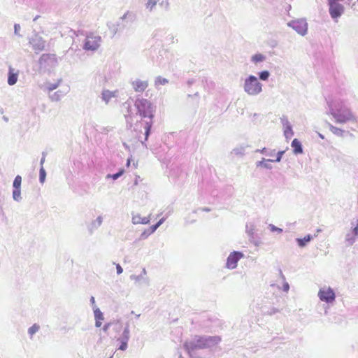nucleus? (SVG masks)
<instances>
[{
  "label": "nucleus",
  "instance_id": "39448f33",
  "mask_svg": "<svg viewBox=\"0 0 358 358\" xmlns=\"http://www.w3.org/2000/svg\"><path fill=\"white\" fill-rule=\"evenodd\" d=\"M243 255L240 252H231L227 260V267L229 269L236 268L238 262L243 258Z\"/></svg>",
  "mask_w": 358,
  "mask_h": 358
},
{
  "label": "nucleus",
  "instance_id": "aec40b11",
  "mask_svg": "<svg viewBox=\"0 0 358 358\" xmlns=\"http://www.w3.org/2000/svg\"><path fill=\"white\" fill-rule=\"evenodd\" d=\"M49 59H53L55 61L56 58H55V55L45 54L41 57L40 62H41V63H42L43 62H46Z\"/></svg>",
  "mask_w": 358,
  "mask_h": 358
},
{
  "label": "nucleus",
  "instance_id": "6e6552de",
  "mask_svg": "<svg viewBox=\"0 0 358 358\" xmlns=\"http://www.w3.org/2000/svg\"><path fill=\"white\" fill-rule=\"evenodd\" d=\"M133 89L136 92H143L148 86V83L146 80H141L137 79L131 82Z\"/></svg>",
  "mask_w": 358,
  "mask_h": 358
},
{
  "label": "nucleus",
  "instance_id": "79ce46f5",
  "mask_svg": "<svg viewBox=\"0 0 358 358\" xmlns=\"http://www.w3.org/2000/svg\"><path fill=\"white\" fill-rule=\"evenodd\" d=\"M15 30H16V29H18V27H17V26H16V25L15 26Z\"/></svg>",
  "mask_w": 358,
  "mask_h": 358
},
{
  "label": "nucleus",
  "instance_id": "bb28decb",
  "mask_svg": "<svg viewBox=\"0 0 358 358\" xmlns=\"http://www.w3.org/2000/svg\"><path fill=\"white\" fill-rule=\"evenodd\" d=\"M152 127V122H147L145 126V139L148 138V136L150 134V131Z\"/></svg>",
  "mask_w": 358,
  "mask_h": 358
},
{
  "label": "nucleus",
  "instance_id": "f8f14e48",
  "mask_svg": "<svg viewBox=\"0 0 358 358\" xmlns=\"http://www.w3.org/2000/svg\"><path fill=\"white\" fill-rule=\"evenodd\" d=\"M194 345L196 348H206L207 346V341L206 337H198L194 341Z\"/></svg>",
  "mask_w": 358,
  "mask_h": 358
},
{
  "label": "nucleus",
  "instance_id": "ddd939ff",
  "mask_svg": "<svg viewBox=\"0 0 358 358\" xmlns=\"http://www.w3.org/2000/svg\"><path fill=\"white\" fill-rule=\"evenodd\" d=\"M17 73L14 72V69L10 67L8 72V83L10 85H13L17 83Z\"/></svg>",
  "mask_w": 358,
  "mask_h": 358
},
{
  "label": "nucleus",
  "instance_id": "c03bdc74",
  "mask_svg": "<svg viewBox=\"0 0 358 358\" xmlns=\"http://www.w3.org/2000/svg\"><path fill=\"white\" fill-rule=\"evenodd\" d=\"M110 358H112V357H110Z\"/></svg>",
  "mask_w": 358,
  "mask_h": 358
},
{
  "label": "nucleus",
  "instance_id": "f257e3e1",
  "mask_svg": "<svg viewBox=\"0 0 358 358\" xmlns=\"http://www.w3.org/2000/svg\"><path fill=\"white\" fill-rule=\"evenodd\" d=\"M135 106L141 117L153 118V108L152 103L148 100L138 99L135 102Z\"/></svg>",
  "mask_w": 358,
  "mask_h": 358
},
{
  "label": "nucleus",
  "instance_id": "423d86ee",
  "mask_svg": "<svg viewBox=\"0 0 358 358\" xmlns=\"http://www.w3.org/2000/svg\"><path fill=\"white\" fill-rule=\"evenodd\" d=\"M318 296L321 301L327 303L332 302L335 299V294L333 289L329 287L320 289Z\"/></svg>",
  "mask_w": 358,
  "mask_h": 358
},
{
  "label": "nucleus",
  "instance_id": "9d476101",
  "mask_svg": "<svg viewBox=\"0 0 358 358\" xmlns=\"http://www.w3.org/2000/svg\"><path fill=\"white\" fill-rule=\"evenodd\" d=\"M291 146L293 149V152L295 155L301 154L303 152L301 143L297 138H294L292 141Z\"/></svg>",
  "mask_w": 358,
  "mask_h": 358
},
{
  "label": "nucleus",
  "instance_id": "1a4fd4ad",
  "mask_svg": "<svg viewBox=\"0 0 358 358\" xmlns=\"http://www.w3.org/2000/svg\"><path fill=\"white\" fill-rule=\"evenodd\" d=\"M292 26L301 35L306 34L307 31V24L304 21H292Z\"/></svg>",
  "mask_w": 358,
  "mask_h": 358
},
{
  "label": "nucleus",
  "instance_id": "ea45409f",
  "mask_svg": "<svg viewBox=\"0 0 358 358\" xmlns=\"http://www.w3.org/2000/svg\"><path fill=\"white\" fill-rule=\"evenodd\" d=\"M285 290H286V291H287V290H288V289H289V285H288L287 284H286V285H285Z\"/></svg>",
  "mask_w": 358,
  "mask_h": 358
},
{
  "label": "nucleus",
  "instance_id": "4be33fe9",
  "mask_svg": "<svg viewBox=\"0 0 358 358\" xmlns=\"http://www.w3.org/2000/svg\"><path fill=\"white\" fill-rule=\"evenodd\" d=\"M22 183V177L17 176L13 181V188H20Z\"/></svg>",
  "mask_w": 358,
  "mask_h": 358
},
{
  "label": "nucleus",
  "instance_id": "0eeeda50",
  "mask_svg": "<svg viewBox=\"0 0 358 358\" xmlns=\"http://www.w3.org/2000/svg\"><path fill=\"white\" fill-rule=\"evenodd\" d=\"M358 236V220L353 224L352 229L346 234L345 240L349 245H352Z\"/></svg>",
  "mask_w": 358,
  "mask_h": 358
},
{
  "label": "nucleus",
  "instance_id": "cd10ccee",
  "mask_svg": "<svg viewBox=\"0 0 358 358\" xmlns=\"http://www.w3.org/2000/svg\"><path fill=\"white\" fill-rule=\"evenodd\" d=\"M163 220H160L156 224L150 227V233H153L158 227L162 223Z\"/></svg>",
  "mask_w": 358,
  "mask_h": 358
},
{
  "label": "nucleus",
  "instance_id": "37998d69",
  "mask_svg": "<svg viewBox=\"0 0 358 358\" xmlns=\"http://www.w3.org/2000/svg\"><path fill=\"white\" fill-rule=\"evenodd\" d=\"M15 30H16V29H18V27H17V26H16V25L15 26Z\"/></svg>",
  "mask_w": 358,
  "mask_h": 358
},
{
  "label": "nucleus",
  "instance_id": "7c9ffc66",
  "mask_svg": "<svg viewBox=\"0 0 358 358\" xmlns=\"http://www.w3.org/2000/svg\"><path fill=\"white\" fill-rule=\"evenodd\" d=\"M284 152H285L284 151H280V152H278V157H277V158L275 159L276 162H280V159H281Z\"/></svg>",
  "mask_w": 358,
  "mask_h": 358
},
{
  "label": "nucleus",
  "instance_id": "58836bf2",
  "mask_svg": "<svg viewBox=\"0 0 358 358\" xmlns=\"http://www.w3.org/2000/svg\"><path fill=\"white\" fill-rule=\"evenodd\" d=\"M108 327V324H106L104 327H103V330L106 331H107V329Z\"/></svg>",
  "mask_w": 358,
  "mask_h": 358
},
{
  "label": "nucleus",
  "instance_id": "4c0bfd02",
  "mask_svg": "<svg viewBox=\"0 0 358 358\" xmlns=\"http://www.w3.org/2000/svg\"><path fill=\"white\" fill-rule=\"evenodd\" d=\"M130 162H131V159H127V166H129V165H130Z\"/></svg>",
  "mask_w": 358,
  "mask_h": 358
},
{
  "label": "nucleus",
  "instance_id": "473e14b6",
  "mask_svg": "<svg viewBox=\"0 0 358 358\" xmlns=\"http://www.w3.org/2000/svg\"><path fill=\"white\" fill-rule=\"evenodd\" d=\"M116 268H117V274H121L122 273L123 270H122V268L120 266V264H117Z\"/></svg>",
  "mask_w": 358,
  "mask_h": 358
},
{
  "label": "nucleus",
  "instance_id": "72a5a7b5",
  "mask_svg": "<svg viewBox=\"0 0 358 358\" xmlns=\"http://www.w3.org/2000/svg\"><path fill=\"white\" fill-rule=\"evenodd\" d=\"M289 132L291 133V134H292V129H291V127H289L287 128V129L285 131V136H287V134H288V133H289Z\"/></svg>",
  "mask_w": 358,
  "mask_h": 358
},
{
  "label": "nucleus",
  "instance_id": "20e7f679",
  "mask_svg": "<svg viewBox=\"0 0 358 358\" xmlns=\"http://www.w3.org/2000/svg\"><path fill=\"white\" fill-rule=\"evenodd\" d=\"M101 41V36L90 34L86 38L84 48L87 50H96L100 46Z\"/></svg>",
  "mask_w": 358,
  "mask_h": 358
},
{
  "label": "nucleus",
  "instance_id": "b1692460",
  "mask_svg": "<svg viewBox=\"0 0 358 358\" xmlns=\"http://www.w3.org/2000/svg\"><path fill=\"white\" fill-rule=\"evenodd\" d=\"M59 82H57L55 83H47L45 85V87L48 91H52V90H55L56 88H57V87L59 86Z\"/></svg>",
  "mask_w": 358,
  "mask_h": 358
},
{
  "label": "nucleus",
  "instance_id": "f3484780",
  "mask_svg": "<svg viewBox=\"0 0 358 358\" xmlns=\"http://www.w3.org/2000/svg\"><path fill=\"white\" fill-rule=\"evenodd\" d=\"M311 239L312 237L310 235H307L303 238H298L297 243L300 247H303L306 245V243L309 242Z\"/></svg>",
  "mask_w": 358,
  "mask_h": 358
},
{
  "label": "nucleus",
  "instance_id": "a878e982",
  "mask_svg": "<svg viewBox=\"0 0 358 358\" xmlns=\"http://www.w3.org/2000/svg\"><path fill=\"white\" fill-rule=\"evenodd\" d=\"M269 76V73L267 71H262L259 73V78L261 80H266Z\"/></svg>",
  "mask_w": 358,
  "mask_h": 358
},
{
  "label": "nucleus",
  "instance_id": "6ab92c4d",
  "mask_svg": "<svg viewBox=\"0 0 358 358\" xmlns=\"http://www.w3.org/2000/svg\"><path fill=\"white\" fill-rule=\"evenodd\" d=\"M13 197L15 201H19L21 199L20 188H13Z\"/></svg>",
  "mask_w": 358,
  "mask_h": 358
},
{
  "label": "nucleus",
  "instance_id": "dca6fc26",
  "mask_svg": "<svg viewBox=\"0 0 358 358\" xmlns=\"http://www.w3.org/2000/svg\"><path fill=\"white\" fill-rule=\"evenodd\" d=\"M103 99V100L108 103L109 100L115 96V94L113 92H110L109 90H105L102 93Z\"/></svg>",
  "mask_w": 358,
  "mask_h": 358
},
{
  "label": "nucleus",
  "instance_id": "c756f323",
  "mask_svg": "<svg viewBox=\"0 0 358 358\" xmlns=\"http://www.w3.org/2000/svg\"><path fill=\"white\" fill-rule=\"evenodd\" d=\"M157 83L160 84V85H164L166 83H168V81H167L166 79L162 78L159 77V78H157Z\"/></svg>",
  "mask_w": 358,
  "mask_h": 358
},
{
  "label": "nucleus",
  "instance_id": "393cba45",
  "mask_svg": "<svg viewBox=\"0 0 358 358\" xmlns=\"http://www.w3.org/2000/svg\"><path fill=\"white\" fill-rule=\"evenodd\" d=\"M45 176H46L45 171L44 168L43 166H41V168L40 169V172H39V179H40L41 182H42V183L44 182Z\"/></svg>",
  "mask_w": 358,
  "mask_h": 358
},
{
  "label": "nucleus",
  "instance_id": "a19ab883",
  "mask_svg": "<svg viewBox=\"0 0 358 358\" xmlns=\"http://www.w3.org/2000/svg\"><path fill=\"white\" fill-rule=\"evenodd\" d=\"M333 129L336 130V131H337V130H338V129L337 128H336V127H333Z\"/></svg>",
  "mask_w": 358,
  "mask_h": 358
},
{
  "label": "nucleus",
  "instance_id": "7ed1b4c3",
  "mask_svg": "<svg viewBox=\"0 0 358 358\" xmlns=\"http://www.w3.org/2000/svg\"><path fill=\"white\" fill-rule=\"evenodd\" d=\"M332 115L336 121L339 123L346 122L353 117L350 110L345 107L332 112Z\"/></svg>",
  "mask_w": 358,
  "mask_h": 358
},
{
  "label": "nucleus",
  "instance_id": "2eb2a0df",
  "mask_svg": "<svg viewBox=\"0 0 358 358\" xmlns=\"http://www.w3.org/2000/svg\"><path fill=\"white\" fill-rule=\"evenodd\" d=\"M167 1L168 0H148V3H147V7L150 10H152V8L157 3L159 5H163L165 2L166 5H167L168 4Z\"/></svg>",
  "mask_w": 358,
  "mask_h": 358
},
{
  "label": "nucleus",
  "instance_id": "5701e85b",
  "mask_svg": "<svg viewBox=\"0 0 358 358\" xmlns=\"http://www.w3.org/2000/svg\"><path fill=\"white\" fill-rule=\"evenodd\" d=\"M39 325L34 324L32 325L28 330L29 334L30 336H33L35 333H36L39 330Z\"/></svg>",
  "mask_w": 358,
  "mask_h": 358
},
{
  "label": "nucleus",
  "instance_id": "c85d7f7f",
  "mask_svg": "<svg viewBox=\"0 0 358 358\" xmlns=\"http://www.w3.org/2000/svg\"><path fill=\"white\" fill-rule=\"evenodd\" d=\"M124 171L123 169L120 170L118 173L112 176V178L114 180L117 179L120 176H121L124 173Z\"/></svg>",
  "mask_w": 358,
  "mask_h": 358
},
{
  "label": "nucleus",
  "instance_id": "4468645a",
  "mask_svg": "<svg viewBox=\"0 0 358 358\" xmlns=\"http://www.w3.org/2000/svg\"><path fill=\"white\" fill-rule=\"evenodd\" d=\"M124 340L122 341L120 346L119 347V349L121 350H125L127 348V341L129 339V330L127 329H125L124 331Z\"/></svg>",
  "mask_w": 358,
  "mask_h": 358
},
{
  "label": "nucleus",
  "instance_id": "f704fd0d",
  "mask_svg": "<svg viewBox=\"0 0 358 358\" xmlns=\"http://www.w3.org/2000/svg\"><path fill=\"white\" fill-rule=\"evenodd\" d=\"M148 221H149V220H148V218L144 217V218L142 220L141 223H143V224H147V223L148 222Z\"/></svg>",
  "mask_w": 358,
  "mask_h": 358
},
{
  "label": "nucleus",
  "instance_id": "f03ea898",
  "mask_svg": "<svg viewBox=\"0 0 358 358\" xmlns=\"http://www.w3.org/2000/svg\"><path fill=\"white\" fill-rule=\"evenodd\" d=\"M245 91L250 95H256L261 92L262 85L254 76H250L245 81Z\"/></svg>",
  "mask_w": 358,
  "mask_h": 358
},
{
  "label": "nucleus",
  "instance_id": "9b49d317",
  "mask_svg": "<svg viewBox=\"0 0 358 358\" xmlns=\"http://www.w3.org/2000/svg\"><path fill=\"white\" fill-rule=\"evenodd\" d=\"M206 338L208 348L216 345L222 341V338L219 336H208Z\"/></svg>",
  "mask_w": 358,
  "mask_h": 358
},
{
  "label": "nucleus",
  "instance_id": "c9c22d12",
  "mask_svg": "<svg viewBox=\"0 0 358 358\" xmlns=\"http://www.w3.org/2000/svg\"><path fill=\"white\" fill-rule=\"evenodd\" d=\"M127 15H129V17H131V19H132V18H133V17H134L133 15H131V14H129V13H126V14H124V16H123V19L126 18Z\"/></svg>",
  "mask_w": 358,
  "mask_h": 358
},
{
  "label": "nucleus",
  "instance_id": "412c9836",
  "mask_svg": "<svg viewBox=\"0 0 358 358\" xmlns=\"http://www.w3.org/2000/svg\"><path fill=\"white\" fill-rule=\"evenodd\" d=\"M265 59L264 56L262 54H256L252 56V60L255 63L262 62Z\"/></svg>",
  "mask_w": 358,
  "mask_h": 358
},
{
  "label": "nucleus",
  "instance_id": "e433bc0d",
  "mask_svg": "<svg viewBox=\"0 0 358 358\" xmlns=\"http://www.w3.org/2000/svg\"><path fill=\"white\" fill-rule=\"evenodd\" d=\"M44 162H45V157H43V158L41 159V166H43V164Z\"/></svg>",
  "mask_w": 358,
  "mask_h": 358
},
{
  "label": "nucleus",
  "instance_id": "a211bd4d",
  "mask_svg": "<svg viewBox=\"0 0 358 358\" xmlns=\"http://www.w3.org/2000/svg\"><path fill=\"white\" fill-rule=\"evenodd\" d=\"M95 317H96V327H99L101 325V320H103V315L101 312H96L95 313Z\"/></svg>",
  "mask_w": 358,
  "mask_h": 358
},
{
  "label": "nucleus",
  "instance_id": "2f4dec72",
  "mask_svg": "<svg viewBox=\"0 0 358 358\" xmlns=\"http://www.w3.org/2000/svg\"><path fill=\"white\" fill-rule=\"evenodd\" d=\"M271 230L272 231H278V232H281V231H282V229H281L278 228V227H275V226H273V225H271Z\"/></svg>",
  "mask_w": 358,
  "mask_h": 358
}]
</instances>
